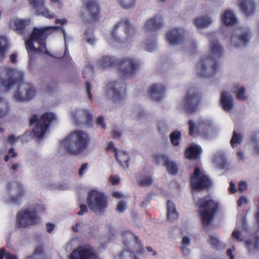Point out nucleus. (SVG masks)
<instances>
[{"mask_svg":"<svg viewBox=\"0 0 259 259\" xmlns=\"http://www.w3.org/2000/svg\"><path fill=\"white\" fill-rule=\"evenodd\" d=\"M19 139L18 137H16L14 135H11L9 136L7 140V142L11 145H14Z\"/></svg>","mask_w":259,"mask_h":259,"instance_id":"obj_56","label":"nucleus"},{"mask_svg":"<svg viewBox=\"0 0 259 259\" xmlns=\"http://www.w3.org/2000/svg\"><path fill=\"white\" fill-rule=\"evenodd\" d=\"M80 17L84 23H90L98 20L100 17V7L98 2L95 0L87 2L80 13Z\"/></svg>","mask_w":259,"mask_h":259,"instance_id":"obj_15","label":"nucleus"},{"mask_svg":"<svg viewBox=\"0 0 259 259\" xmlns=\"http://www.w3.org/2000/svg\"><path fill=\"white\" fill-rule=\"evenodd\" d=\"M69 259H98L94 249L89 245L79 246L70 254Z\"/></svg>","mask_w":259,"mask_h":259,"instance_id":"obj_18","label":"nucleus"},{"mask_svg":"<svg viewBox=\"0 0 259 259\" xmlns=\"http://www.w3.org/2000/svg\"><path fill=\"white\" fill-rule=\"evenodd\" d=\"M151 196L150 194L146 195L143 200L141 201L140 206L142 207H145L147 206L150 202Z\"/></svg>","mask_w":259,"mask_h":259,"instance_id":"obj_59","label":"nucleus"},{"mask_svg":"<svg viewBox=\"0 0 259 259\" xmlns=\"http://www.w3.org/2000/svg\"><path fill=\"white\" fill-rule=\"evenodd\" d=\"M115 156L119 164L123 169L128 168L129 157L126 152L124 151L115 152Z\"/></svg>","mask_w":259,"mask_h":259,"instance_id":"obj_32","label":"nucleus"},{"mask_svg":"<svg viewBox=\"0 0 259 259\" xmlns=\"http://www.w3.org/2000/svg\"><path fill=\"white\" fill-rule=\"evenodd\" d=\"M219 67L217 61L208 56H203L197 63L195 70L200 77L207 78L214 76L217 72Z\"/></svg>","mask_w":259,"mask_h":259,"instance_id":"obj_11","label":"nucleus"},{"mask_svg":"<svg viewBox=\"0 0 259 259\" xmlns=\"http://www.w3.org/2000/svg\"><path fill=\"white\" fill-rule=\"evenodd\" d=\"M200 100L199 91L197 89L189 90L185 98L181 103V107L188 113L195 112Z\"/></svg>","mask_w":259,"mask_h":259,"instance_id":"obj_17","label":"nucleus"},{"mask_svg":"<svg viewBox=\"0 0 259 259\" xmlns=\"http://www.w3.org/2000/svg\"><path fill=\"white\" fill-rule=\"evenodd\" d=\"M10 112V104L8 100L0 96V118L7 116Z\"/></svg>","mask_w":259,"mask_h":259,"instance_id":"obj_31","label":"nucleus"},{"mask_svg":"<svg viewBox=\"0 0 259 259\" xmlns=\"http://www.w3.org/2000/svg\"><path fill=\"white\" fill-rule=\"evenodd\" d=\"M93 87L90 82L87 81L85 83V90L86 93L88 94V98L89 100L92 99V95L91 93V91Z\"/></svg>","mask_w":259,"mask_h":259,"instance_id":"obj_54","label":"nucleus"},{"mask_svg":"<svg viewBox=\"0 0 259 259\" xmlns=\"http://www.w3.org/2000/svg\"><path fill=\"white\" fill-rule=\"evenodd\" d=\"M144 49L148 52H152L156 48V41L154 37L151 40H146L143 44Z\"/></svg>","mask_w":259,"mask_h":259,"instance_id":"obj_45","label":"nucleus"},{"mask_svg":"<svg viewBox=\"0 0 259 259\" xmlns=\"http://www.w3.org/2000/svg\"><path fill=\"white\" fill-rule=\"evenodd\" d=\"M153 158L156 163L160 164L162 162L164 165L165 164V163H166L169 160L168 157L166 155L161 154H154Z\"/></svg>","mask_w":259,"mask_h":259,"instance_id":"obj_47","label":"nucleus"},{"mask_svg":"<svg viewBox=\"0 0 259 259\" xmlns=\"http://www.w3.org/2000/svg\"><path fill=\"white\" fill-rule=\"evenodd\" d=\"M90 137L85 132L76 130L60 141L61 147L68 153L77 155L83 152L87 148Z\"/></svg>","mask_w":259,"mask_h":259,"instance_id":"obj_4","label":"nucleus"},{"mask_svg":"<svg viewBox=\"0 0 259 259\" xmlns=\"http://www.w3.org/2000/svg\"><path fill=\"white\" fill-rule=\"evenodd\" d=\"M238 4L245 16H250L254 14L256 7L255 0H239Z\"/></svg>","mask_w":259,"mask_h":259,"instance_id":"obj_23","label":"nucleus"},{"mask_svg":"<svg viewBox=\"0 0 259 259\" xmlns=\"http://www.w3.org/2000/svg\"><path fill=\"white\" fill-rule=\"evenodd\" d=\"M136 33V27L126 17L117 21L111 30L112 38L118 44L130 43Z\"/></svg>","mask_w":259,"mask_h":259,"instance_id":"obj_5","label":"nucleus"},{"mask_svg":"<svg viewBox=\"0 0 259 259\" xmlns=\"http://www.w3.org/2000/svg\"><path fill=\"white\" fill-rule=\"evenodd\" d=\"M55 188L59 190H67L70 188V186L67 183H61L57 185Z\"/></svg>","mask_w":259,"mask_h":259,"instance_id":"obj_60","label":"nucleus"},{"mask_svg":"<svg viewBox=\"0 0 259 259\" xmlns=\"http://www.w3.org/2000/svg\"><path fill=\"white\" fill-rule=\"evenodd\" d=\"M252 146L254 152L259 154V133L255 134L253 136L252 138Z\"/></svg>","mask_w":259,"mask_h":259,"instance_id":"obj_50","label":"nucleus"},{"mask_svg":"<svg viewBox=\"0 0 259 259\" xmlns=\"http://www.w3.org/2000/svg\"><path fill=\"white\" fill-rule=\"evenodd\" d=\"M191 239L188 236H184L182 241V246L181 247V249L183 251H185L186 250L187 251V247L190 244Z\"/></svg>","mask_w":259,"mask_h":259,"instance_id":"obj_52","label":"nucleus"},{"mask_svg":"<svg viewBox=\"0 0 259 259\" xmlns=\"http://www.w3.org/2000/svg\"><path fill=\"white\" fill-rule=\"evenodd\" d=\"M210 185L208 176L202 170L196 167L191 177V186L194 203L199 206L201 221L204 226H208L213 220L218 210V203L215 201L206 197H199V192L208 189Z\"/></svg>","mask_w":259,"mask_h":259,"instance_id":"obj_1","label":"nucleus"},{"mask_svg":"<svg viewBox=\"0 0 259 259\" xmlns=\"http://www.w3.org/2000/svg\"><path fill=\"white\" fill-rule=\"evenodd\" d=\"M164 166L166 167L167 170L169 174L176 175L178 172V164L174 161L169 159Z\"/></svg>","mask_w":259,"mask_h":259,"instance_id":"obj_41","label":"nucleus"},{"mask_svg":"<svg viewBox=\"0 0 259 259\" xmlns=\"http://www.w3.org/2000/svg\"><path fill=\"white\" fill-rule=\"evenodd\" d=\"M213 162L218 168L223 169L226 164V160L224 153L222 152H218L213 158Z\"/></svg>","mask_w":259,"mask_h":259,"instance_id":"obj_35","label":"nucleus"},{"mask_svg":"<svg viewBox=\"0 0 259 259\" xmlns=\"http://www.w3.org/2000/svg\"><path fill=\"white\" fill-rule=\"evenodd\" d=\"M115 62L114 57L110 56H104L97 62V66L99 68H107L111 67Z\"/></svg>","mask_w":259,"mask_h":259,"instance_id":"obj_29","label":"nucleus"},{"mask_svg":"<svg viewBox=\"0 0 259 259\" xmlns=\"http://www.w3.org/2000/svg\"><path fill=\"white\" fill-rule=\"evenodd\" d=\"M116 1L123 9L129 10L135 7L136 0H116Z\"/></svg>","mask_w":259,"mask_h":259,"instance_id":"obj_40","label":"nucleus"},{"mask_svg":"<svg viewBox=\"0 0 259 259\" xmlns=\"http://www.w3.org/2000/svg\"><path fill=\"white\" fill-rule=\"evenodd\" d=\"M8 49V39L5 36H0V61H2L6 58Z\"/></svg>","mask_w":259,"mask_h":259,"instance_id":"obj_36","label":"nucleus"},{"mask_svg":"<svg viewBox=\"0 0 259 259\" xmlns=\"http://www.w3.org/2000/svg\"><path fill=\"white\" fill-rule=\"evenodd\" d=\"M126 90L124 82L120 79L109 82L106 94L109 99L115 103H118L124 100Z\"/></svg>","mask_w":259,"mask_h":259,"instance_id":"obj_12","label":"nucleus"},{"mask_svg":"<svg viewBox=\"0 0 259 259\" xmlns=\"http://www.w3.org/2000/svg\"><path fill=\"white\" fill-rule=\"evenodd\" d=\"M153 180L151 176L146 175L141 176L137 180L138 184L141 187H147L151 186Z\"/></svg>","mask_w":259,"mask_h":259,"instance_id":"obj_37","label":"nucleus"},{"mask_svg":"<svg viewBox=\"0 0 259 259\" xmlns=\"http://www.w3.org/2000/svg\"><path fill=\"white\" fill-rule=\"evenodd\" d=\"M0 259H18V257L15 254L6 252L4 248H2L0 249Z\"/></svg>","mask_w":259,"mask_h":259,"instance_id":"obj_49","label":"nucleus"},{"mask_svg":"<svg viewBox=\"0 0 259 259\" xmlns=\"http://www.w3.org/2000/svg\"><path fill=\"white\" fill-rule=\"evenodd\" d=\"M164 25L163 18L159 15H155L147 20L144 24L143 29L146 32H153Z\"/></svg>","mask_w":259,"mask_h":259,"instance_id":"obj_21","label":"nucleus"},{"mask_svg":"<svg viewBox=\"0 0 259 259\" xmlns=\"http://www.w3.org/2000/svg\"><path fill=\"white\" fill-rule=\"evenodd\" d=\"M28 1L35 10V14L36 15H40L48 19L55 17V14L51 12L45 6L46 0H28Z\"/></svg>","mask_w":259,"mask_h":259,"instance_id":"obj_20","label":"nucleus"},{"mask_svg":"<svg viewBox=\"0 0 259 259\" xmlns=\"http://www.w3.org/2000/svg\"><path fill=\"white\" fill-rule=\"evenodd\" d=\"M251 37V32L248 28H238L232 33L230 44L234 48L244 46L249 41Z\"/></svg>","mask_w":259,"mask_h":259,"instance_id":"obj_16","label":"nucleus"},{"mask_svg":"<svg viewBox=\"0 0 259 259\" xmlns=\"http://www.w3.org/2000/svg\"><path fill=\"white\" fill-rule=\"evenodd\" d=\"M87 201L89 208L96 213L103 212L107 206L105 195L97 190H92L88 193Z\"/></svg>","mask_w":259,"mask_h":259,"instance_id":"obj_14","label":"nucleus"},{"mask_svg":"<svg viewBox=\"0 0 259 259\" xmlns=\"http://www.w3.org/2000/svg\"><path fill=\"white\" fill-rule=\"evenodd\" d=\"M26 195V192L22 185L18 182L9 183L5 193L4 201L9 204L20 205Z\"/></svg>","mask_w":259,"mask_h":259,"instance_id":"obj_10","label":"nucleus"},{"mask_svg":"<svg viewBox=\"0 0 259 259\" xmlns=\"http://www.w3.org/2000/svg\"><path fill=\"white\" fill-rule=\"evenodd\" d=\"M88 167V164L87 163H83L80 168L78 170V175L80 176H82L84 174V172L87 171Z\"/></svg>","mask_w":259,"mask_h":259,"instance_id":"obj_61","label":"nucleus"},{"mask_svg":"<svg viewBox=\"0 0 259 259\" xmlns=\"http://www.w3.org/2000/svg\"><path fill=\"white\" fill-rule=\"evenodd\" d=\"M255 219L256 225L257 226V228L255 229V232H257L259 231V206H257V211L255 214Z\"/></svg>","mask_w":259,"mask_h":259,"instance_id":"obj_64","label":"nucleus"},{"mask_svg":"<svg viewBox=\"0 0 259 259\" xmlns=\"http://www.w3.org/2000/svg\"><path fill=\"white\" fill-rule=\"evenodd\" d=\"M56 120V116L51 112H46L41 115L38 119L36 115L34 114L30 119V125L36 123L32 130L34 137L41 139L47 132L50 124Z\"/></svg>","mask_w":259,"mask_h":259,"instance_id":"obj_8","label":"nucleus"},{"mask_svg":"<svg viewBox=\"0 0 259 259\" xmlns=\"http://www.w3.org/2000/svg\"><path fill=\"white\" fill-rule=\"evenodd\" d=\"M115 259H138L135 252L124 250L120 255L115 257Z\"/></svg>","mask_w":259,"mask_h":259,"instance_id":"obj_46","label":"nucleus"},{"mask_svg":"<svg viewBox=\"0 0 259 259\" xmlns=\"http://www.w3.org/2000/svg\"><path fill=\"white\" fill-rule=\"evenodd\" d=\"M193 23L197 28L202 29L208 27L212 24V19L207 15L200 16L195 17L193 19Z\"/></svg>","mask_w":259,"mask_h":259,"instance_id":"obj_25","label":"nucleus"},{"mask_svg":"<svg viewBox=\"0 0 259 259\" xmlns=\"http://www.w3.org/2000/svg\"><path fill=\"white\" fill-rule=\"evenodd\" d=\"M166 39L172 46L185 44L189 49L190 54L196 52L197 43L196 39L192 36L186 38L184 28H177L169 30L166 34Z\"/></svg>","mask_w":259,"mask_h":259,"instance_id":"obj_7","label":"nucleus"},{"mask_svg":"<svg viewBox=\"0 0 259 259\" xmlns=\"http://www.w3.org/2000/svg\"><path fill=\"white\" fill-rule=\"evenodd\" d=\"M244 88L243 87L240 88L237 93V98L239 100L243 99L244 98Z\"/></svg>","mask_w":259,"mask_h":259,"instance_id":"obj_62","label":"nucleus"},{"mask_svg":"<svg viewBox=\"0 0 259 259\" xmlns=\"http://www.w3.org/2000/svg\"><path fill=\"white\" fill-rule=\"evenodd\" d=\"M212 122L208 119L201 118L196 123L192 120L188 121L189 134L194 136L197 134L203 138L207 139L214 135Z\"/></svg>","mask_w":259,"mask_h":259,"instance_id":"obj_9","label":"nucleus"},{"mask_svg":"<svg viewBox=\"0 0 259 259\" xmlns=\"http://www.w3.org/2000/svg\"><path fill=\"white\" fill-rule=\"evenodd\" d=\"M165 88L161 84H155L153 85L149 93V98L156 101H159L164 97Z\"/></svg>","mask_w":259,"mask_h":259,"instance_id":"obj_24","label":"nucleus"},{"mask_svg":"<svg viewBox=\"0 0 259 259\" xmlns=\"http://www.w3.org/2000/svg\"><path fill=\"white\" fill-rule=\"evenodd\" d=\"M221 105L226 112L230 111L233 107V99L227 92H223L221 95Z\"/></svg>","mask_w":259,"mask_h":259,"instance_id":"obj_27","label":"nucleus"},{"mask_svg":"<svg viewBox=\"0 0 259 259\" xmlns=\"http://www.w3.org/2000/svg\"><path fill=\"white\" fill-rule=\"evenodd\" d=\"M83 76L84 78H87L89 76H91L93 74V69L91 67H87L82 72Z\"/></svg>","mask_w":259,"mask_h":259,"instance_id":"obj_58","label":"nucleus"},{"mask_svg":"<svg viewBox=\"0 0 259 259\" xmlns=\"http://www.w3.org/2000/svg\"><path fill=\"white\" fill-rule=\"evenodd\" d=\"M86 226L82 223H77L75 226L72 227L74 232H83Z\"/></svg>","mask_w":259,"mask_h":259,"instance_id":"obj_53","label":"nucleus"},{"mask_svg":"<svg viewBox=\"0 0 259 259\" xmlns=\"http://www.w3.org/2000/svg\"><path fill=\"white\" fill-rule=\"evenodd\" d=\"M80 210L77 212V214L79 215H82L88 212V208L85 205L81 204L80 205Z\"/></svg>","mask_w":259,"mask_h":259,"instance_id":"obj_63","label":"nucleus"},{"mask_svg":"<svg viewBox=\"0 0 259 259\" xmlns=\"http://www.w3.org/2000/svg\"><path fill=\"white\" fill-rule=\"evenodd\" d=\"M231 236L238 242H242L244 240L242 232L237 229L233 231Z\"/></svg>","mask_w":259,"mask_h":259,"instance_id":"obj_51","label":"nucleus"},{"mask_svg":"<svg viewBox=\"0 0 259 259\" xmlns=\"http://www.w3.org/2000/svg\"><path fill=\"white\" fill-rule=\"evenodd\" d=\"M83 39L89 45H93L95 44L96 39L92 29H89L85 31Z\"/></svg>","mask_w":259,"mask_h":259,"instance_id":"obj_42","label":"nucleus"},{"mask_svg":"<svg viewBox=\"0 0 259 259\" xmlns=\"http://www.w3.org/2000/svg\"><path fill=\"white\" fill-rule=\"evenodd\" d=\"M170 140L173 145H179L181 141V134L177 131L173 132L170 135Z\"/></svg>","mask_w":259,"mask_h":259,"instance_id":"obj_44","label":"nucleus"},{"mask_svg":"<svg viewBox=\"0 0 259 259\" xmlns=\"http://www.w3.org/2000/svg\"><path fill=\"white\" fill-rule=\"evenodd\" d=\"M222 21L227 26H232L237 22V18L234 13L231 11L227 10L222 15Z\"/></svg>","mask_w":259,"mask_h":259,"instance_id":"obj_30","label":"nucleus"},{"mask_svg":"<svg viewBox=\"0 0 259 259\" xmlns=\"http://www.w3.org/2000/svg\"><path fill=\"white\" fill-rule=\"evenodd\" d=\"M96 124L100 127L105 129L106 128V125L105 122H104V117L102 116H100L98 117L96 120Z\"/></svg>","mask_w":259,"mask_h":259,"instance_id":"obj_55","label":"nucleus"},{"mask_svg":"<svg viewBox=\"0 0 259 259\" xmlns=\"http://www.w3.org/2000/svg\"><path fill=\"white\" fill-rule=\"evenodd\" d=\"M38 205L32 204L28 207L19 210L16 214L15 227L24 229L36 225L39 222L37 215Z\"/></svg>","mask_w":259,"mask_h":259,"instance_id":"obj_6","label":"nucleus"},{"mask_svg":"<svg viewBox=\"0 0 259 259\" xmlns=\"http://www.w3.org/2000/svg\"><path fill=\"white\" fill-rule=\"evenodd\" d=\"M24 72L6 67L0 68V91L7 92L18 85L13 99L23 102L32 100L36 95L35 87L30 83L22 82Z\"/></svg>","mask_w":259,"mask_h":259,"instance_id":"obj_2","label":"nucleus"},{"mask_svg":"<svg viewBox=\"0 0 259 259\" xmlns=\"http://www.w3.org/2000/svg\"><path fill=\"white\" fill-rule=\"evenodd\" d=\"M26 259H48L42 247L38 246L34 250L33 254Z\"/></svg>","mask_w":259,"mask_h":259,"instance_id":"obj_38","label":"nucleus"},{"mask_svg":"<svg viewBox=\"0 0 259 259\" xmlns=\"http://www.w3.org/2000/svg\"><path fill=\"white\" fill-rule=\"evenodd\" d=\"M59 26H47L41 28L34 27L30 38L25 42L28 52H40L50 55L47 50L46 39L52 31H55Z\"/></svg>","mask_w":259,"mask_h":259,"instance_id":"obj_3","label":"nucleus"},{"mask_svg":"<svg viewBox=\"0 0 259 259\" xmlns=\"http://www.w3.org/2000/svg\"><path fill=\"white\" fill-rule=\"evenodd\" d=\"M30 19H13L10 21V27L18 33H22L23 30L30 24Z\"/></svg>","mask_w":259,"mask_h":259,"instance_id":"obj_26","label":"nucleus"},{"mask_svg":"<svg viewBox=\"0 0 259 259\" xmlns=\"http://www.w3.org/2000/svg\"><path fill=\"white\" fill-rule=\"evenodd\" d=\"M167 204V216L168 220L171 222L177 220L179 218V213L176 210L174 203L170 201H168Z\"/></svg>","mask_w":259,"mask_h":259,"instance_id":"obj_34","label":"nucleus"},{"mask_svg":"<svg viewBox=\"0 0 259 259\" xmlns=\"http://www.w3.org/2000/svg\"><path fill=\"white\" fill-rule=\"evenodd\" d=\"M126 209V203L123 201H120L117 205L116 210L119 212H123Z\"/></svg>","mask_w":259,"mask_h":259,"instance_id":"obj_57","label":"nucleus"},{"mask_svg":"<svg viewBox=\"0 0 259 259\" xmlns=\"http://www.w3.org/2000/svg\"><path fill=\"white\" fill-rule=\"evenodd\" d=\"M243 141V138L242 135L237 133L236 131H234L232 138L230 141V144L231 146L235 148L238 145L240 144Z\"/></svg>","mask_w":259,"mask_h":259,"instance_id":"obj_39","label":"nucleus"},{"mask_svg":"<svg viewBox=\"0 0 259 259\" xmlns=\"http://www.w3.org/2000/svg\"><path fill=\"white\" fill-rule=\"evenodd\" d=\"M140 66L141 62L138 59L132 56H127L120 60L119 70L124 78H133L140 69Z\"/></svg>","mask_w":259,"mask_h":259,"instance_id":"obj_13","label":"nucleus"},{"mask_svg":"<svg viewBox=\"0 0 259 259\" xmlns=\"http://www.w3.org/2000/svg\"><path fill=\"white\" fill-rule=\"evenodd\" d=\"M245 248L249 255H253L259 250V236L247 239L245 241Z\"/></svg>","mask_w":259,"mask_h":259,"instance_id":"obj_28","label":"nucleus"},{"mask_svg":"<svg viewBox=\"0 0 259 259\" xmlns=\"http://www.w3.org/2000/svg\"><path fill=\"white\" fill-rule=\"evenodd\" d=\"M202 152L201 148L196 145L190 146L185 152L186 157L189 159L197 158Z\"/></svg>","mask_w":259,"mask_h":259,"instance_id":"obj_33","label":"nucleus"},{"mask_svg":"<svg viewBox=\"0 0 259 259\" xmlns=\"http://www.w3.org/2000/svg\"><path fill=\"white\" fill-rule=\"evenodd\" d=\"M209 243L213 248L218 249L221 246V242L218 237L214 234L209 235Z\"/></svg>","mask_w":259,"mask_h":259,"instance_id":"obj_48","label":"nucleus"},{"mask_svg":"<svg viewBox=\"0 0 259 259\" xmlns=\"http://www.w3.org/2000/svg\"><path fill=\"white\" fill-rule=\"evenodd\" d=\"M209 41V47L210 49V58L217 61L220 59L223 55V47L219 40L211 34L208 37Z\"/></svg>","mask_w":259,"mask_h":259,"instance_id":"obj_22","label":"nucleus"},{"mask_svg":"<svg viewBox=\"0 0 259 259\" xmlns=\"http://www.w3.org/2000/svg\"><path fill=\"white\" fill-rule=\"evenodd\" d=\"M157 130L160 134L164 135L169 131L168 126L165 120L159 119L157 122Z\"/></svg>","mask_w":259,"mask_h":259,"instance_id":"obj_43","label":"nucleus"},{"mask_svg":"<svg viewBox=\"0 0 259 259\" xmlns=\"http://www.w3.org/2000/svg\"><path fill=\"white\" fill-rule=\"evenodd\" d=\"M71 116L77 125L84 124L90 125L92 122V115L89 111L81 108L74 109Z\"/></svg>","mask_w":259,"mask_h":259,"instance_id":"obj_19","label":"nucleus"}]
</instances>
